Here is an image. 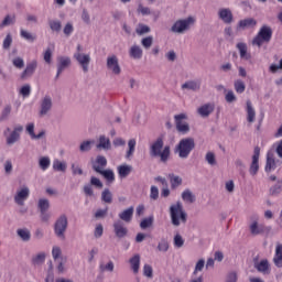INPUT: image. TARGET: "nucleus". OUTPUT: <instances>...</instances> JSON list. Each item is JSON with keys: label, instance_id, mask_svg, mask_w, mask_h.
<instances>
[{"label": "nucleus", "instance_id": "nucleus-22", "mask_svg": "<svg viewBox=\"0 0 282 282\" xmlns=\"http://www.w3.org/2000/svg\"><path fill=\"white\" fill-rule=\"evenodd\" d=\"M236 47L240 54L241 61H250V58H252V55L248 52V44L239 42Z\"/></svg>", "mask_w": 282, "mask_h": 282}, {"label": "nucleus", "instance_id": "nucleus-50", "mask_svg": "<svg viewBox=\"0 0 282 282\" xmlns=\"http://www.w3.org/2000/svg\"><path fill=\"white\" fill-rule=\"evenodd\" d=\"M17 18L14 15H7L1 22L0 28H8V25H14Z\"/></svg>", "mask_w": 282, "mask_h": 282}, {"label": "nucleus", "instance_id": "nucleus-58", "mask_svg": "<svg viewBox=\"0 0 282 282\" xmlns=\"http://www.w3.org/2000/svg\"><path fill=\"white\" fill-rule=\"evenodd\" d=\"M65 36H72L74 34V24L72 22H67L63 29Z\"/></svg>", "mask_w": 282, "mask_h": 282}, {"label": "nucleus", "instance_id": "nucleus-34", "mask_svg": "<svg viewBox=\"0 0 282 282\" xmlns=\"http://www.w3.org/2000/svg\"><path fill=\"white\" fill-rule=\"evenodd\" d=\"M256 269L258 272H262V274H270V262H268V260H261L256 265Z\"/></svg>", "mask_w": 282, "mask_h": 282}, {"label": "nucleus", "instance_id": "nucleus-21", "mask_svg": "<svg viewBox=\"0 0 282 282\" xmlns=\"http://www.w3.org/2000/svg\"><path fill=\"white\" fill-rule=\"evenodd\" d=\"M246 112H247V122L252 124L254 120H257V110H254V106H252V101H246Z\"/></svg>", "mask_w": 282, "mask_h": 282}, {"label": "nucleus", "instance_id": "nucleus-53", "mask_svg": "<svg viewBox=\"0 0 282 282\" xmlns=\"http://www.w3.org/2000/svg\"><path fill=\"white\" fill-rule=\"evenodd\" d=\"M52 257H53L54 261H58V259H61V257H63V250L61 249V247L53 246Z\"/></svg>", "mask_w": 282, "mask_h": 282}, {"label": "nucleus", "instance_id": "nucleus-29", "mask_svg": "<svg viewBox=\"0 0 282 282\" xmlns=\"http://www.w3.org/2000/svg\"><path fill=\"white\" fill-rule=\"evenodd\" d=\"M273 263L276 268H282V245L275 247V254L273 257Z\"/></svg>", "mask_w": 282, "mask_h": 282}, {"label": "nucleus", "instance_id": "nucleus-7", "mask_svg": "<svg viewBox=\"0 0 282 282\" xmlns=\"http://www.w3.org/2000/svg\"><path fill=\"white\" fill-rule=\"evenodd\" d=\"M67 226H69V220L67 215L62 214L54 224V234L58 239H65V232H67Z\"/></svg>", "mask_w": 282, "mask_h": 282}, {"label": "nucleus", "instance_id": "nucleus-46", "mask_svg": "<svg viewBox=\"0 0 282 282\" xmlns=\"http://www.w3.org/2000/svg\"><path fill=\"white\" fill-rule=\"evenodd\" d=\"M101 199L106 204H111V202H113V195L111 194V191H109V188L104 189V192L101 193Z\"/></svg>", "mask_w": 282, "mask_h": 282}, {"label": "nucleus", "instance_id": "nucleus-23", "mask_svg": "<svg viewBox=\"0 0 282 282\" xmlns=\"http://www.w3.org/2000/svg\"><path fill=\"white\" fill-rule=\"evenodd\" d=\"M105 166H107V158L98 155L93 163L94 171H96V173H102V171H105Z\"/></svg>", "mask_w": 282, "mask_h": 282}, {"label": "nucleus", "instance_id": "nucleus-35", "mask_svg": "<svg viewBox=\"0 0 282 282\" xmlns=\"http://www.w3.org/2000/svg\"><path fill=\"white\" fill-rule=\"evenodd\" d=\"M53 170L58 171L61 173H65V171H67V163L65 161H61L58 159H55L53 161Z\"/></svg>", "mask_w": 282, "mask_h": 282}, {"label": "nucleus", "instance_id": "nucleus-16", "mask_svg": "<svg viewBox=\"0 0 282 282\" xmlns=\"http://www.w3.org/2000/svg\"><path fill=\"white\" fill-rule=\"evenodd\" d=\"M249 230L253 237L263 235V232H265V226L259 224V216H254V220L249 225Z\"/></svg>", "mask_w": 282, "mask_h": 282}, {"label": "nucleus", "instance_id": "nucleus-2", "mask_svg": "<svg viewBox=\"0 0 282 282\" xmlns=\"http://www.w3.org/2000/svg\"><path fill=\"white\" fill-rule=\"evenodd\" d=\"M170 219L172 226H175V228H180L182 224H186L188 215L186 210H184L182 203L177 202L170 206Z\"/></svg>", "mask_w": 282, "mask_h": 282}, {"label": "nucleus", "instance_id": "nucleus-9", "mask_svg": "<svg viewBox=\"0 0 282 282\" xmlns=\"http://www.w3.org/2000/svg\"><path fill=\"white\" fill-rule=\"evenodd\" d=\"M184 120H188V115L183 112L174 116L176 131H178V133H183L184 135H186V133L191 131V126L188 124V122Z\"/></svg>", "mask_w": 282, "mask_h": 282}, {"label": "nucleus", "instance_id": "nucleus-30", "mask_svg": "<svg viewBox=\"0 0 282 282\" xmlns=\"http://www.w3.org/2000/svg\"><path fill=\"white\" fill-rule=\"evenodd\" d=\"M97 149H102L104 151H109L111 149V140L105 135L99 137V143Z\"/></svg>", "mask_w": 282, "mask_h": 282}, {"label": "nucleus", "instance_id": "nucleus-3", "mask_svg": "<svg viewBox=\"0 0 282 282\" xmlns=\"http://www.w3.org/2000/svg\"><path fill=\"white\" fill-rule=\"evenodd\" d=\"M193 149H195V139L193 138L182 139L176 147L178 158H181V160H186L188 155H191V152L193 151Z\"/></svg>", "mask_w": 282, "mask_h": 282}, {"label": "nucleus", "instance_id": "nucleus-5", "mask_svg": "<svg viewBox=\"0 0 282 282\" xmlns=\"http://www.w3.org/2000/svg\"><path fill=\"white\" fill-rule=\"evenodd\" d=\"M192 25H195V18L188 17L186 19H181L174 22L171 28V32H173L174 34H185V32H188V30H191Z\"/></svg>", "mask_w": 282, "mask_h": 282}, {"label": "nucleus", "instance_id": "nucleus-44", "mask_svg": "<svg viewBox=\"0 0 282 282\" xmlns=\"http://www.w3.org/2000/svg\"><path fill=\"white\" fill-rule=\"evenodd\" d=\"M50 164H52L50 156H42L39 160V166L42 171H47V169H50Z\"/></svg>", "mask_w": 282, "mask_h": 282}, {"label": "nucleus", "instance_id": "nucleus-10", "mask_svg": "<svg viewBox=\"0 0 282 282\" xmlns=\"http://www.w3.org/2000/svg\"><path fill=\"white\" fill-rule=\"evenodd\" d=\"M106 67L107 69H109V72L115 74V76H120V74L122 73V68L120 67V62L118 59V56L115 54L109 55L107 57Z\"/></svg>", "mask_w": 282, "mask_h": 282}, {"label": "nucleus", "instance_id": "nucleus-8", "mask_svg": "<svg viewBox=\"0 0 282 282\" xmlns=\"http://www.w3.org/2000/svg\"><path fill=\"white\" fill-rule=\"evenodd\" d=\"M54 107V99H52V96L45 95L40 100V110L39 116L40 118H45V116H50L52 108Z\"/></svg>", "mask_w": 282, "mask_h": 282}, {"label": "nucleus", "instance_id": "nucleus-41", "mask_svg": "<svg viewBox=\"0 0 282 282\" xmlns=\"http://www.w3.org/2000/svg\"><path fill=\"white\" fill-rule=\"evenodd\" d=\"M205 161L209 166H217V156L215 155V152H207L205 154Z\"/></svg>", "mask_w": 282, "mask_h": 282}, {"label": "nucleus", "instance_id": "nucleus-64", "mask_svg": "<svg viewBox=\"0 0 282 282\" xmlns=\"http://www.w3.org/2000/svg\"><path fill=\"white\" fill-rule=\"evenodd\" d=\"M274 147H275V153H276L278 158H280L282 160V139L276 141L274 143Z\"/></svg>", "mask_w": 282, "mask_h": 282}, {"label": "nucleus", "instance_id": "nucleus-49", "mask_svg": "<svg viewBox=\"0 0 282 282\" xmlns=\"http://www.w3.org/2000/svg\"><path fill=\"white\" fill-rule=\"evenodd\" d=\"M135 32L139 36H142L144 34H149V32H151V28H149L147 24H139L135 29Z\"/></svg>", "mask_w": 282, "mask_h": 282}, {"label": "nucleus", "instance_id": "nucleus-39", "mask_svg": "<svg viewBox=\"0 0 282 282\" xmlns=\"http://www.w3.org/2000/svg\"><path fill=\"white\" fill-rule=\"evenodd\" d=\"M99 175H102L107 182H116V174L112 172V170H102L99 172Z\"/></svg>", "mask_w": 282, "mask_h": 282}, {"label": "nucleus", "instance_id": "nucleus-14", "mask_svg": "<svg viewBox=\"0 0 282 282\" xmlns=\"http://www.w3.org/2000/svg\"><path fill=\"white\" fill-rule=\"evenodd\" d=\"M219 21H223L226 25H230L235 21V15H232V10L230 8H220L217 11Z\"/></svg>", "mask_w": 282, "mask_h": 282}, {"label": "nucleus", "instance_id": "nucleus-26", "mask_svg": "<svg viewBox=\"0 0 282 282\" xmlns=\"http://www.w3.org/2000/svg\"><path fill=\"white\" fill-rule=\"evenodd\" d=\"M118 175L121 180H124L126 177H129L131 175V171H133V166L129 164H122L117 167Z\"/></svg>", "mask_w": 282, "mask_h": 282}, {"label": "nucleus", "instance_id": "nucleus-17", "mask_svg": "<svg viewBox=\"0 0 282 282\" xmlns=\"http://www.w3.org/2000/svg\"><path fill=\"white\" fill-rule=\"evenodd\" d=\"M261 154V148L256 147L253 150L252 162L249 169L250 175L259 173V155Z\"/></svg>", "mask_w": 282, "mask_h": 282}, {"label": "nucleus", "instance_id": "nucleus-15", "mask_svg": "<svg viewBox=\"0 0 282 282\" xmlns=\"http://www.w3.org/2000/svg\"><path fill=\"white\" fill-rule=\"evenodd\" d=\"M72 65V58L69 56H58L57 57V74L55 78H58L67 67Z\"/></svg>", "mask_w": 282, "mask_h": 282}, {"label": "nucleus", "instance_id": "nucleus-4", "mask_svg": "<svg viewBox=\"0 0 282 282\" xmlns=\"http://www.w3.org/2000/svg\"><path fill=\"white\" fill-rule=\"evenodd\" d=\"M272 41V28L268 25H262L258 34L252 40V45L261 47L263 43H270Z\"/></svg>", "mask_w": 282, "mask_h": 282}, {"label": "nucleus", "instance_id": "nucleus-42", "mask_svg": "<svg viewBox=\"0 0 282 282\" xmlns=\"http://www.w3.org/2000/svg\"><path fill=\"white\" fill-rule=\"evenodd\" d=\"M48 26L52 30V32H61L63 24L59 20H48Z\"/></svg>", "mask_w": 282, "mask_h": 282}, {"label": "nucleus", "instance_id": "nucleus-24", "mask_svg": "<svg viewBox=\"0 0 282 282\" xmlns=\"http://www.w3.org/2000/svg\"><path fill=\"white\" fill-rule=\"evenodd\" d=\"M143 54L144 51H142V47L138 44H133L129 50V56L133 58V61L142 59Z\"/></svg>", "mask_w": 282, "mask_h": 282}, {"label": "nucleus", "instance_id": "nucleus-33", "mask_svg": "<svg viewBox=\"0 0 282 282\" xmlns=\"http://www.w3.org/2000/svg\"><path fill=\"white\" fill-rule=\"evenodd\" d=\"M135 144H138L135 139H130L128 141V150L126 152V160H131L133 158V153H135Z\"/></svg>", "mask_w": 282, "mask_h": 282}, {"label": "nucleus", "instance_id": "nucleus-63", "mask_svg": "<svg viewBox=\"0 0 282 282\" xmlns=\"http://www.w3.org/2000/svg\"><path fill=\"white\" fill-rule=\"evenodd\" d=\"M20 94L24 98H28V96H30V94H32V87L30 85L22 86V88L20 89Z\"/></svg>", "mask_w": 282, "mask_h": 282}, {"label": "nucleus", "instance_id": "nucleus-55", "mask_svg": "<svg viewBox=\"0 0 282 282\" xmlns=\"http://www.w3.org/2000/svg\"><path fill=\"white\" fill-rule=\"evenodd\" d=\"M141 45L144 47V50H151V46L153 45V36H147L141 40Z\"/></svg>", "mask_w": 282, "mask_h": 282}, {"label": "nucleus", "instance_id": "nucleus-36", "mask_svg": "<svg viewBox=\"0 0 282 282\" xmlns=\"http://www.w3.org/2000/svg\"><path fill=\"white\" fill-rule=\"evenodd\" d=\"M182 199L186 204H193L195 202V195L193 194V192H191V189H185L182 193Z\"/></svg>", "mask_w": 282, "mask_h": 282}, {"label": "nucleus", "instance_id": "nucleus-13", "mask_svg": "<svg viewBox=\"0 0 282 282\" xmlns=\"http://www.w3.org/2000/svg\"><path fill=\"white\" fill-rule=\"evenodd\" d=\"M39 68V62L36 59H32L26 63L24 70L20 74L21 80H28V78H32L33 74H36V69Z\"/></svg>", "mask_w": 282, "mask_h": 282}, {"label": "nucleus", "instance_id": "nucleus-6", "mask_svg": "<svg viewBox=\"0 0 282 282\" xmlns=\"http://www.w3.org/2000/svg\"><path fill=\"white\" fill-rule=\"evenodd\" d=\"M21 133H23V126H15L14 129L7 128L3 131L7 147H13L19 140H21Z\"/></svg>", "mask_w": 282, "mask_h": 282}, {"label": "nucleus", "instance_id": "nucleus-45", "mask_svg": "<svg viewBox=\"0 0 282 282\" xmlns=\"http://www.w3.org/2000/svg\"><path fill=\"white\" fill-rule=\"evenodd\" d=\"M33 265H43L45 263V252H40L32 258Z\"/></svg>", "mask_w": 282, "mask_h": 282}, {"label": "nucleus", "instance_id": "nucleus-18", "mask_svg": "<svg viewBox=\"0 0 282 282\" xmlns=\"http://www.w3.org/2000/svg\"><path fill=\"white\" fill-rule=\"evenodd\" d=\"M112 226H113V232L116 237H118V239H123V237L129 232V229H127L122 220H116Z\"/></svg>", "mask_w": 282, "mask_h": 282}, {"label": "nucleus", "instance_id": "nucleus-43", "mask_svg": "<svg viewBox=\"0 0 282 282\" xmlns=\"http://www.w3.org/2000/svg\"><path fill=\"white\" fill-rule=\"evenodd\" d=\"M234 89L236 94H243V91H246V83H243L241 79L235 80Z\"/></svg>", "mask_w": 282, "mask_h": 282}, {"label": "nucleus", "instance_id": "nucleus-28", "mask_svg": "<svg viewBox=\"0 0 282 282\" xmlns=\"http://www.w3.org/2000/svg\"><path fill=\"white\" fill-rule=\"evenodd\" d=\"M133 206L124 209L119 214V219H121V221H126V224H129L131 219H133Z\"/></svg>", "mask_w": 282, "mask_h": 282}, {"label": "nucleus", "instance_id": "nucleus-62", "mask_svg": "<svg viewBox=\"0 0 282 282\" xmlns=\"http://www.w3.org/2000/svg\"><path fill=\"white\" fill-rule=\"evenodd\" d=\"M158 250L160 252H169V241L161 240L158 245Z\"/></svg>", "mask_w": 282, "mask_h": 282}, {"label": "nucleus", "instance_id": "nucleus-37", "mask_svg": "<svg viewBox=\"0 0 282 282\" xmlns=\"http://www.w3.org/2000/svg\"><path fill=\"white\" fill-rule=\"evenodd\" d=\"M20 36L21 39H24V41H29V43H34V41H36V36L24 29L20 30Z\"/></svg>", "mask_w": 282, "mask_h": 282}, {"label": "nucleus", "instance_id": "nucleus-20", "mask_svg": "<svg viewBox=\"0 0 282 282\" xmlns=\"http://www.w3.org/2000/svg\"><path fill=\"white\" fill-rule=\"evenodd\" d=\"M213 111H215V104L213 102L202 105L197 108V113L200 116V118H208Z\"/></svg>", "mask_w": 282, "mask_h": 282}, {"label": "nucleus", "instance_id": "nucleus-60", "mask_svg": "<svg viewBox=\"0 0 282 282\" xmlns=\"http://www.w3.org/2000/svg\"><path fill=\"white\" fill-rule=\"evenodd\" d=\"M104 232H105V228L102 227V225H100V224L97 225L95 227V231H94L95 239H100V237H102Z\"/></svg>", "mask_w": 282, "mask_h": 282}, {"label": "nucleus", "instance_id": "nucleus-31", "mask_svg": "<svg viewBox=\"0 0 282 282\" xmlns=\"http://www.w3.org/2000/svg\"><path fill=\"white\" fill-rule=\"evenodd\" d=\"M18 237H20L21 241L28 242L32 239V234L28 228H20L17 230Z\"/></svg>", "mask_w": 282, "mask_h": 282}, {"label": "nucleus", "instance_id": "nucleus-57", "mask_svg": "<svg viewBox=\"0 0 282 282\" xmlns=\"http://www.w3.org/2000/svg\"><path fill=\"white\" fill-rule=\"evenodd\" d=\"M143 276H147V279H153V267H151V264L143 265Z\"/></svg>", "mask_w": 282, "mask_h": 282}, {"label": "nucleus", "instance_id": "nucleus-38", "mask_svg": "<svg viewBox=\"0 0 282 282\" xmlns=\"http://www.w3.org/2000/svg\"><path fill=\"white\" fill-rule=\"evenodd\" d=\"M11 63L15 69H23V67H25V59H23L21 56L13 57Z\"/></svg>", "mask_w": 282, "mask_h": 282}, {"label": "nucleus", "instance_id": "nucleus-27", "mask_svg": "<svg viewBox=\"0 0 282 282\" xmlns=\"http://www.w3.org/2000/svg\"><path fill=\"white\" fill-rule=\"evenodd\" d=\"M140 254L135 253L129 259L130 268L133 272V274H138L140 272Z\"/></svg>", "mask_w": 282, "mask_h": 282}, {"label": "nucleus", "instance_id": "nucleus-61", "mask_svg": "<svg viewBox=\"0 0 282 282\" xmlns=\"http://www.w3.org/2000/svg\"><path fill=\"white\" fill-rule=\"evenodd\" d=\"M226 102H236L237 96L235 95V91L228 90L225 95Z\"/></svg>", "mask_w": 282, "mask_h": 282}, {"label": "nucleus", "instance_id": "nucleus-32", "mask_svg": "<svg viewBox=\"0 0 282 282\" xmlns=\"http://www.w3.org/2000/svg\"><path fill=\"white\" fill-rule=\"evenodd\" d=\"M202 87V84L197 80H188L182 85V89H189L191 91H197Z\"/></svg>", "mask_w": 282, "mask_h": 282}, {"label": "nucleus", "instance_id": "nucleus-19", "mask_svg": "<svg viewBox=\"0 0 282 282\" xmlns=\"http://www.w3.org/2000/svg\"><path fill=\"white\" fill-rule=\"evenodd\" d=\"M276 164H279V160H276V158H274V152H268L267 153V163H265V167H264L265 173H271V171H275Z\"/></svg>", "mask_w": 282, "mask_h": 282}, {"label": "nucleus", "instance_id": "nucleus-54", "mask_svg": "<svg viewBox=\"0 0 282 282\" xmlns=\"http://www.w3.org/2000/svg\"><path fill=\"white\" fill-rule=\"evenodd\" d=\"M39 208H40V213H45L50 208V200L45 199V198H41L39 200V204H37Z\"/></svg>", "mask_w": 282, "mask_h": 282}, {"label": "nucleus", "instance_id": "nucleus-47", "mask_svg": "<svg viewBox=\"0 0 282 282\" xmlns=\"http://www.w3.org/2000/svg\"><path fill=\"white\" fill-rule=\"evenodd\" d=\"M93 144H94V141H83L79 145L80 153H89V151H91Z\"/></svg>", "mask_w": 282, "mask_h": 282}, {"label": "nucleus", "instance_id": "nucleus-25", "mask_svg": "<svg viewBox=\"0 0 282 282\" xmlns=\"http://www.w3.org/2000/svg\"><path fill=\"white\" fill-rule=\"evenodd\" d=\"M257 26V20L254 18H247L240 20L237 25V30H249L250 28Z\"/></svg>", "mask_w": 282, "mask_h": 282}, {"label": "nucleus", "instance_id": "nucleus-1", "mask_svg": "<svg viewBox=\"0 0 282 282\" xmlns=\"http://www.w3.org/2000/svg\"><path fill=\"white\" fill-rule=\"evenodd\" d=\"M150 155L151 158H160L161 162H167L171 158V147H164V139L158 138L150 145Z\"/></svg>", "mask_w": 282, "mask_h": 282}, {"label": "nucleus", "instance_id": "nucleus-56", "mask_svg": "<svg viewBox=\"0 0 282 282\" xmlns=\"http://www.w3.org/2000/svg\"><path fill=\"white\" fill-rule=\"evenodd\" d=\"M12 47V34L8 33L2 42L3 50H10Z\"/></svg>", "mask_w": 282, "mask_h": 282}, {"label": "nucleus", "instance_id": "nucleus-12", "mask_svg": "<svg viewBox=\"0 0 282 282\" xmlns=\"http://www.w3.org/2000/svg\"><path fill=\"white\" fill-rule=\"evenodd\" d=\"M73 58L80 65L84 74L89 72V63H91V55L85 53H74Z\"/></svg>", "mask_w": 282, "mask_h": 282}, {"label": "nucleus", "instance_id": "nucleus-40", "mask_svg": "<svg viewBox=\"0 0 282 282\" xmlns=\"http://www.w3.org/2000/svg\"><path fill=\"white\" fill-rule=\"evenodd\" d=\"M169 177L172 188H177L178 186H182V177L175 174H169Z\"/></svg>", "mask_w": 282, "mask_h": 282}, {"label": "nucleus", "instance_id": "nucleus-59", "mask_svg": "<svg viewBox=\"0 0 282 282\" xmlns=\"http://www.w3.org/2000/svg\"><path fill=\"white\" fill-rule=\"evenodd\" d=\"M183 246H184V238L182 237V235L176 234L174 236V247L182 248Z\"/></svg>", "mask_w": 282, "mask_h": 282}, {"label": "nucleus", "instance_id": "nucleus-48", "mask_svg": "<svg viewBox=\"0 0 282 282\" xmlns=\"http://www.w3.org/2000/svg\"><path fill=\"white\" fill-rule=\"evenodd\" d=\"M116 265L113 264V261H109L107 264L100 263L99 270L100 272H113Z\"/></svg>", "mask_w": 282, "mask_h": 282}, {"label": "nucleus", "instance_id": "nucleus-52", "mask_svg": "<svg viewBox=\"0 0 282 282\" xmlns=\"http://www.w3.org/2000/svg\"><path fill=\"white\" fill-rule=\"evenodd\" d=\"M153 226V216H150L148 218H144L141 223H140V228L142 230H147V228H151Z\"/></svg>", "mask_w": 282, "mask_h": 282}, {"label": "nucleus", "instance_id": "nucleus-11", "mask_svg": "<svg viewBox=\"0 0 282 282\" xmlns=\"http://www.w3.org/2000/svg\"><path fill=\"white\" fill-rule=\"evenodd\" d=\"M29 198H30V187L25 185L18 188L13 197L18 206H25V202H28Z\"/></svg>", "mask_w": 282, "mask_h": 282}, {"label": "nucleus", "instance_id": "nucleus-51", "mask_svg": "<svg viewBox=\"0 0 282 282\" xmlns=\"http://www.w3.org/2000/svg\"><path fill=\"white\" fill-rule=\"evenodd\" d=\"M11 113H12V106H10V105L4 106V108L0 112L2 122L8 120L10 118Z\"/></svg>", "mask_w": 282, "mask_h": 282}]
</instances>
